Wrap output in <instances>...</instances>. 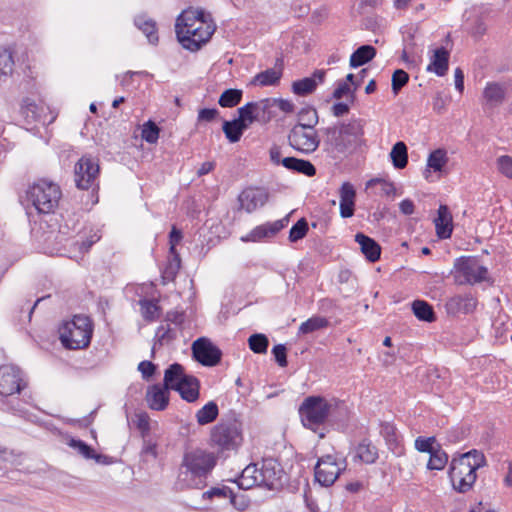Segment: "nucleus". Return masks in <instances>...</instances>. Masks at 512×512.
I'll list each match as a JSON object with an SVG mask.
<instances>
[{"instance_id":"1","label":"nucleus","mask_w":512,"mask_h":512,"mask_svg":"<svg viewBox=\"0 0 512 512\" xmlns=\"http://www.w3.org/2000/svg\"><path fill=\"white\" fill-rule=\"evenodd\" d=\"M299 416L305 428L325 437L323 426L327 422H339L347 417L348 410L344 402L335 398L308 396L299 407Z\"/></svg>"},{"instance_id":"2","label":"nucleus","mask_w":512,"mask_h":512,"mask_svg":"<svg viewBox=\"0 0 512 512\" xmlns=\"http://www.w3.org/2000/svg\"><path fill=\"white\" fill-rule=\"evenodd\" d=\"M364 126L363 119L353 118L348 122H338L325 128L327 150L333 154L334 158H346L352 155L365 145Z\"/></svg>"},{"instance_id":"3","label":"nucleus","mask_w":512,"mask_h":512,"mask_svg":"<svg viewBox=\"0 0 512 512\" xmlns=\"http://www.w3.org/2000/svg\"><path fill=\"white\" fill-rule=\"evenodd\" d=\"M288 482L282 465L274 458H264L259 464L252 463L241 472L236 483L239 489L248 490L254 486L268 490H279Z\"/></svg>"},{"instance_id":"4","label":"nucleus","mask_w":512,"mask_h":512,"mask_svg":"<svg viewBox=\"0 0 512 512\" xmlns=\"http://www.w3.org/2000/svg\"><path fill=\"white\" fill-rule=\"evenodd\" d=\"M215 465L216 457L211 452L199 448L186 451L179 469L177 485L181 489L204 487L207 475Z\"/></svg>"},{"instance_id":"5","label":"nucleus","mask_w":512,"mask_h":512,"mask_svg":"<svg viewBox=\"0 0 512 512\" xmlns=\"http://www.w3.org/2000/svg\"><path fill=\"white\" fill-rule=\"evenodd\" d=\"M486 465L484 454L478 450H471L451 461L449 478L454 490L458 493H467L477 479V470Z\"/></svg>"},{"instance_id":"6","label":"nucleus","mask_w":512,"mask_h":512,"mask_svg":"<svg viewBox=\"0 0 512 512\" xmlns=\"http://www.w3.org/2000/svg\"><path fill=\"white\" fill-rule=\"evenodd\" d=\"M93 335L92 320L86 315H75L60 331L62 344L69 349H83L89 346Z\"/></svg>"},{"instance_id":"7","label":"nucleus","mask_w":512,"mask_h":512,"mask_svg":"<svg viewBox=\"0 0 512 512\" xmlns=\"http://www.w3.org/2000/svg\"><path fill=\"white\" fill-rule=\"evenodd\" d=\"M164 382L189 403L199 398L200 381L193 375L185 374L184 367L179 363H173L165 370Z\"/></svg>"},{"instance_id":"8","label":"nucleus","mask_w":512,"mask_h":512,"mask_svg":"<svg viewBox=\"0 0 512 512\" xmlns=\"http://www.w3.org/2000/svg\"><path fill=\"white\" fill-rule=\"evenodd\" d=\"M27 197L38 213L49 214L57 208L61 190L57 184L41 180L30 187Z\"/></svg>"},{"instance_id":"9","label":"nucleus","mask_w":512,"mask_h":512,"mask_svg":"<svg viewBox=\"0 0 512 512\" xmlns=\"http://www.w3.org/2000/svg\"><path fill=\"white\" fill-rule=\"evenodd\" d=\"M488 270L472 257H461L454 263V278L457 284H476L487 279Z\"/></svg>"},{"instance_id":"10","label":"nucleus","mask_w":512,"mask_h":512,"mask_svg":"<svg viewBox=\"0 0 512 512\" xmlns=\"http://www.w3.org/2000/svg\"><path fill=\"white\" fill-rule=\"evenodd\" d=\"M214 31L215 25L208 15L204 25L197 24L192 27L191 24H187L185 33L184 31H177V38L185 49L198 51L211 38Z\"/></svg>"},{"instance_id":"11","label":"nucleus","mask_w":512,"mask_h":512,"mask_svg":"<svg viewBox=\"0 0 512 512\" xmlns=\"http://www.w3.org/2000/svg\"><path fill=\"white\" fill-rule=\"evenodd\" d=\"M211 442L220 450H234L242 442V433L236 423H219L211 431Z\"/></svg>"},{"instance_id":"12","label":"nucleus","mask_w":512,"mask_h":512,"mask_svg":"<svg viewBox=\"0 0 512 512\" xmlns=\"http://www.w3.org/2000/svg\"><path fill=\"white\" fill-rule=\"evenodd\" d=\"M289 145L305 154L313 153L320 144L317 131L305 128L303 125H294L288 134Z\"/></svg>"},{"instance_id":"13","label":"nucleus","mask_w":512,"mask_h":512,"mask_svg":"<svg viewBox=\"0 0 512 512\" xmlns=\"http://www.w3.org/2000/svg\"><path fill=\"white\" fill-rule=\"evenodd\" d=\"M345 469L335 455L327 454L320 457L315 465V480L323 487H330Z\"/></svg>"},{"instance_id":"14","label":"nucleus","mask_w":512,"mask_h":512,"mask_svg":"<svg viewBox=\"0 0 512 512\" xmlns=\"http://www.w3.org/2000/svg\"><path fill=\"white\" fill-rule=\"evenodd\" d=\"M260 123L267 124L276 119L278 112L292 114L295 111V104L291 100L282 98H265L257 101Z\"/></svg>"},{"instance_id":"15","label":"nucleus","mask_w":512,"mask_h":512,"mask_svg":"<svg viewBox=\"0 0 512 512\" xmlns=\"http://www.w3.org/2000/svg\"><path fill=\"white\" fill-rule=\"evenodd\" d=\"M100 171L98 159L90 156H82L75 164V183L79 189L87 190L96 180Z\"/></svg>"},{"instance_id":"16","label":"nucleus","mask_w":512,"mask_h":512,"mask_svg":"<svg viewBox=\"0 0 512 512\" xmlns=\"http://www.w3.org/2000/svg\"><path fill=\"white\" fill-rule=\"evenodd\" d=\"M193 358L203 366L213 367L221 361L222 352L208 338L195 340L191 347Z\"/></svg>"},{"instance_id":"17","label":"nucleus","mask_w":512,"mask_h":512,"mask_svg":"<svg viewBox=\"0 0 512 512\" xmlns=\"http://www.w3.org/2000/svg\"><path fill=\"white\" fill-rule=\"evenodd\" d=\"M25 383L21 377V370L14 365H3L0 367V395L10 396L19 393Z\"/></svg>"},{"instance_id":"18","label":"nucleus","mask_w":512,"mask_h":512,"mask_svg":"<svg viewBox=\"0 0 512 512\" xmlns=\"http://www.w3.org/2000/svg\"><path fill=\"white\" fill-rule=\"evenodd\" d=\"M240 206L248 213L265 205L268 201V193L263 188H247L238 197Z\"/></svg>"},{"instance_id":"19","label":"nucleus","mask_w":512,"mask_h":512,"mask_svg":"<svg viewBox=\"0 0 512 512\" xmlns=\"http://www.w3.org/2000/svg\"><path fill=\"white\" fill-rule=\"evenodd\" d=\"M284 62L282 58H277L274 67L256 74L250 84L254 86H276L279 84L283 75Z\"/></svg>"},{"instance_id":"20","label":"nucleus","mask_w":512,"mask_h":512,"mask_svg":"<svg viewBox=\"0 0 512 512\" xmlns=\"http://www.w3.org/2000/svg\"><path fill=\"white\" fill-rule=\"evenodd\" d=\"M289 222V217L286 216L273 223H266L264 225L257 226L254 228L246 237H243V241L257 242L265 238H270L276 235L282 230Z\"/></svg>"},{"instance_id":"21","label":"nucleus","mask_w":512,"mask_h":512,"mask_svg":"<svg viewBox=\"0 0 512 512\" xmlns=\"http://www.w3.org/2000/svg\"><path fill=\"white\" fill-rule=\"evenodd\" d=\"M169 390L167 385L154 384L150 386L146 392V402L150 409L156 411L164 410L169 403Z\"/></svg>"},{"instance_id":"22","label":"nucleus","mask_w":512,"mask_h":512,"mask_svg":"<svg viewBox=\"0 0 512 512\" xmlns=\"http://www.w3.org/2000/svg\"><path fill=\"white\" fill-rule=\"evenodd\" d=\"M477 300L471 294L456 295L446 302V310L449 314H469L474 311Z\"/></svg>"},{"instance_id":"23","label":"nucleus","mask_w":512,"mask_h":512,"mask_svg":"<svg viewBox=\"0 0 512 512\" xmlns=\"http://www.w3.org/2000/svg\"><path fill=\"white\" fill-rule=\"evenodd\" d=\"M325 79L324 70H316L311 77H306L292 83V91L298 96H306L315 91L318 84Z\"/></svg>"},{"instance_id":"24","label":"nucleus","mask_w":512,"mask_h":512,"mask_svg":"<svg viewBox=\"0 0 512 512\" xmlns=\"http://www.w3.org/2000/svg\"><path fill=\"white\" fill-rule=\"evenodd\" d=\"M356 191L349 182H344L340 188V215L349 218L354 215Z\"/></svg>"},{"instance_id":"25","label":"nucleus","mask_w":512,"mask_h":512,"mask_svg":"<svg viewBox=\"0 0 512 512\" xmlns=\"http://www.w3.org/2000/svg\"><path fill=\"white\" fill-rule=\"evenodd\" d=\"M203 10H196L189 8L184 10L176 19L175 31H184L187 29V24H191L192 27L195 25H204L206 23V17Z\"/></svg>"},{"instance_id":"26","label":"nucleus","mask_w":512,"mask_h":512,"mask_svg":"<svg viewBox=\"0 0 512 512\" xmlns=\"http://www.w3.org/2000/svg\"><path fill=\"white\" fill-rule=\"evenodd\" d=\"M434 223L436 227V234L440 239H447L451 237L453 231L452 215L446 205H440L438 215L435 218Z\"/></svg>"},{"instance_id":"27","label":"nucleus","mask_w":512,"mask_h":512,"mask_svg":"<svg viewBox=\"0 0 512 512\" xmlns=\"http://www.w3.org/2000/svg\"><path fill=\"white\" fill-rule=\"evenodd\" d=\"M506 90L503 85L497 82H489L483 90L484 105L494 108L505 100Z\"/></svg>"},{"instance_id":"28","label":"nucleus","mask_w":512,"mask_h":512,"mask_svg":"<svg viewBox=\"0 0 512 512\" xmlns=\"http://www.w3.org/2000/svg\"><path fill=\"white\" fill-rule=\"evenodd\" d=\"M355 241L368 261L376 262L380 259L381 247L373 238L359 232L355 235Z\"/></svg>"},{"instance_id":"29","label":"nucleus","mask_w":512,"mask_h":512,"mask_svg":"<svg viewBox=\"0 0 512 512\" xmlns=\"http://www.w3.org/2000/svg\"><path fill=\"white\" fill-rule=\"evenodd\" d=\"M449 51L444 47L436 48L431 56V61L427 67L428 71L434 72L438 76H444L449 68Z\"/></svg>"},{"instance_id":"30","label":"nucleus","mask_w":512,"mask_h":512,"mask_svg":"<svg viewBox=\"0 0 512 512\" xmlns=\"http://www.w3.org/2000/svg\"><path fill=\"white\" fill-rule=\"evenodd\" d=\"M134 24L147 37L150 44L156 45L158 43L159 36L155 20L146 14H141L134 18Z\"/></svg>"},{"instance_id":"31","label":"nucleus","mask_w":512,"mask_h":512,"mask_svg":"<svg viewBox=\"0 0 512 512\" xmlns=\"http://www.w3.org/2000/svg\"><path fill=\"white\" fill-rule=\"evenodd\" d=\"M282 165L288 170L298 172L309 177L316 174L315 166L308 160L298 159L295 157H285L282 159Z\"/></svg>"},{"instance_id":"32","label":"nucleus","mask_w":512,"mask_h":512,"mask_svg":"<svg viewBox=\"0 0 512 512\" xmlns=\"http://www.w3.org/2000/svg\"><path fill=\"white\" fill-rule=\"evenodd\" d=\"M376 49L372 45L358 47L350 57V66L357 68L370 62L376 56Z\"/></svg>"},{"instance_id":"33","label":"nucleus","mask_w":512,"mask_h":512,"mask_svg":"<svg viewBox=\"0 0 512 512\" xmlns=\"http://www.w3.org/2000/svg\"><path fill=\"white\" fill-rule=\"evenodd\" d=\"M222 130L229 142L236 143L241 139L244 131L247 130V125H243L237 118L225 120Z\"/></svg>"},{"instance_id":"34","label":"nucleus","mask_w":512,"mask_h":512,"mask_svg":"<svg viewBox=\"0 0 512 512\" xmlns=\"http://www.w3.org/2000/svg\"><path fill=\"white\" fill-rule=\"evenodd\" d=\"M237 111H238L237 119L240 120V122L243 125H247V129L254 122L260 123V116H259L257 101L256 102H248L244 106L238 108Z\"/></svg>"},{"instance_id":"35","label":"nucleus","mask_w":512,"mask_h":512,"mask_svg":"<svg viewBox=\"0 0 512 512\" xmlns=\"http://www.w3.org/2000/svg\"><path fill=\"white\" fill-rule=\"evenodd\" d=\"M412 311L416 318L424 322H434L436 315L432 305L424 300H415L412 303Z\"/></svg>"},{"instance_id":"36","label":"nucleus","mask_w":512,"mask_h":512,"mask_svg":"<svg viewBox=\"0 0 512 512\" xmlns=\"http://www.w3.org/2000/svg\"><path fill=\"white\" fill-rule=\"evenodd\" d=\"M219 415L218 405L210 401L199 409L195 415L197 423L201 426L214 422Z\"/></svg>"},{"instance_id":"37","label":"nucleus","mask_w":512,"mask_h":512,"mask_svg":"<svg viewBox=\"0 0 512 512\" xmlns=\"http://www.w3.org/2000/svg\"><path fill=\"white\" fill-rule=\"evenodd\" d=\"M390 157L396 169H404L408 164V149L404 142L395 143L391 149Z\"/></svg>"},{"instance_id":"38","label":"nucleus","mask_w":512,"mask_h":512,"mask_svg":"<svg viewBox=\"0 0 512 512\" xmlns=\"http://www.w3.org/2000/svg\"><path fill=\"white\" fill-rule=\"evenodd\" d=\"M176 336V331L172 329L169 324L159 326L155 334V342L152 347V356H154L157 346L161 347L170 344L176 339Z\"/></svg>"},{"instance_id":"39","label":"nucleus","mask_w":512,"mask_h":512,"mask_svg":"<svg viewBox=\"0 0 512 512\" xmlns=\"http://www.w3.org/2000/svg\"><path fill=\"white\" fill-rule=\"evenodd\" d=\"M167 264L162 272L163 283L173 281L181 267V258L178 253H169Z\"/></svg>"},{"instance_id":"40","label":"nucleus","mask_w":512,"mask_h":512,"mask_svg":"<svg viewBox=\"0 0 512 512\" xmlns=\"http://www.w3.org/2000/svg\"><path fill=\"white\" fill-rule=\"evenodd\" d=\"M298 122L296 125H303L305 128L315 129L319 122V117L316 109L308 107L302 108L298 112Z\"/></svg>"},{"instance_id":"41","label":"nucleus","mask_w":512,"mask_h":512,"mask_svg":"<svg viewBox=\"0 0 512 512\" xmlns=\"http://www.w3.org/2000/svg\"><path fill=\"white\" fill-rule=\"evenodd\" d=\"M358 457L367 464L374 463L378 458L377 448L370 442L364 440L357 447Z\"/></svg>"},{"instance_id":"42","label":"nucleus","mask_w":512,"mask_h":512,"mask_svg":"<svg viewBox=\"0 0 512 512\" xmlns=\"http://www.w3.org/2000/svg\"><path fill=\"white\" fill-rule=\"evenodd\" d=\"M242 95V90L227 89L220 95L218 103L221 107L231 108L240 103Z\"/></svg>"},{"instance_id":"43","label":"nucleus","mask_w":512,"mask_h":512,"mask_svg":"<svg viewBox=\"0 0 512 512\" xmlns=\"http://www.w3.org/2000/svg\"><path fill=\"white\" fill-rule=\"evenodd\" d=\"M329 325V321L321 316H314L303 322L299 327V333L309 334L314 331L326 328Z\"/></svg>"},{"instance_id":"44","label":"nucleus","mask_w":512,"mask_h":512,"mask_svg":"<svg viewBox=\"0 0 512 512\" xmlns=\"http://www.w3.org/2000/svg\"><path fill=\"white\" fill-rule=\"evenodd\" d=\"M14 69V59L9 49L0 50V80L6 79L12 74Z\"/></svg>"},{"instance_id":"45","label":"nucleus","mask_w":512,"mask_h":512,"mask_svg":"<svg viewBox=\"0 0 512 512\" xmlns=\"http://www.w3.org/2000/svg\"><path fill=\"white\" fill-rule=\"evenodd\" d=\"M447 162L448 157L446 151L443 149H437L429 154L427 166L435 172H440Z\"/></svg>"},{"instance_id":"46","label":"nucleus","mask_w":512,"mask_h":512,"mask_svg":"<svg viewBox=\"0 0 512 512\" xmlns=\"http://www.w3.org/2000/svg\"><path fill=\"white\" fill-rule=\"evenodd\" d=\"M448 462V455L445 451L441 450L440 445L437 444V448L430 453V459L427 467L430 470H441L445 467Z\"/></svg>"},{"instance_id":"47","label":"nucleus","mask_w":512,"mask_h":512,"mask_svg":"<svg viewBox=\"0 0 512 512\" xmlns=\"http://www.w3.org/2000/svg\"><path fill=\"white\" fill-rule=\"evenodd\" d=\"M249 348L257 354H265L269 346L266 335L261 333L252 334L248 339Z\"/></svg>"},{"instance_id":"48","label":"nucleus","mask_w":512,"mask_h":512,"mask_svg":"<svg viewBox=\"0 0 512 512\" xmlns=\"http://www.w3.org/2000/svg\"><path fill=\"white\" fill-rule=\"evenodd\" d=\"M142 316L147 321H154L158 318L159 306L155 300L143 299L139 301Z\"/></svg>"},{"instance_id":"49","label":"nucleus","mask_w":512,"mask_h":512,"mask_svg":"<svg viewBox=\"0 0 512 512\" xmlns=\"http://www.w3.org/2000/svg\"><path fill=\"white\" fill-rule=\"evenodd\" d=\"M308 222L305 218L299 219L289 231V241L292 243L303 239L308 233Z\"/></svg>"},{"instance_id":"50","label":"nucleus","mask_w":512,"mask_h":512,"mask_svg":"<svg viewBox=\"0 0 512 512\" xmlns=\"http://www.w3.org/2000/svg\"><path fill=\"white\" fill-rule=\"evenodd\" d=\"M409 74L403 69H396L392 74L391 87L392 92L396 96L400 90L408 83Z\"/></svg>"},{"instance_id":"51","label":"nucleus","mask_w":512,"mask_h":512,"mask_svg":"<svg viewBox=\"0 0 512 512\" xmlns=\"http://www.w3.org/2000/svg\"><path fill=\"white\" fill-rule=\"evenodd\" d=\"M68 445L76 450L85 459H92L94 457V449L82 440L71 438Z\"/></svg>"},{"instance_id":"52","label":"nucleus","mask_w":512,"mask_h":512,"mask_svg":"<svg viewBox=\"0 0 512 512\" xmlns=\"http://www.w3.org/2000/svg\"><path fill=\"white\" fill-rule=\"evenodd\" d=\"M381 434L385 438L390 449L394 450L398 446L396 428L390 423L381 425Z\"/></svg>"},{"instance_id":"53","label":"nucleus","mask_w":512,"mask_h":512,"mask_svg":"<svg viewBox=\"0 0 512 512\" xmlns=\"http://www.w3.org/2000/svg\"><path fill=\"white\" fill-rule=\"evenodd\" d=\"M159 132H160V130H159L158 126L154 122L148 121L143 126L142 138L146 142H148L150 144H154L157 142V140L159 138Z\"/></svg>"},{"instance_id":"54","label":"nucleus","mask_w":512,"mask_h":512,"mask_svg":"<svg viewBox=\"0 0 512 512\" xmlns=\"http://www.w3.org/2000/svg\"><path fill=\"white\" fill-rule=\"evenodd\" d=\"M435 443H436L435 437H428V438L418 437L415 440V448L419 452H427L430 454L437 448V446H435Z\"/></svg>"},{"instance_id":"55","label":"nucleus","mask_w":512,"mask_h":512,"mask_svg":"<svg viewBox=\"0 0 512 512\" xmlns=\"http://www.w3.org/2000/svg\"><path fill=\"white\" fill-rule=\"evenodd\" d=\"M229 499H230V503L238 511H244L250 505L249 498L244 494H235L233 491H231Z\"/></svg>"},{"instance_id":"56","label":"nucleus","mask_w":512,"mask_h":512,"mask_svg":"<svg viewBox=\"0 0 512 512\" xmlns=\"http://www.w3.org/2000/svg\"><path fill=\"white\" fill-rule=\"evenodd\" d=\"M497 167L501 174L507 178H512V158L510 156H500L497 159Z\"/></svg>"},{"instance_id":"57","label":"nucleus","mask_w":512,"mask_h":512,"mask_svg":"<svg viewBox=\"0 0 512 512\" xmlns=\"http://www.w3.org/2000/svg\"><path fill=\"white\" fill-rule=\"evenodd\" d=\"M272 354L275 361L280 367H286L287 362V348L284 344H277L272 348Z\"/></svg>"},{"instance_id":"58","label":"nucleus","mask_w":512,"mask_h":512,"mask_svg":"<svg viewBox=\"0 0 512 512\" xmlns=\"http://www.w3.org/2000/svg\"><path fill=\"white\" fill-rule=\"evenodd\" d=\"M379 184L381 186V191L383 194L387 196L395 195L396 194V188L393 183L387 182L382 179H372L368 182V186Z\"/></svg>"},{"instance_id":"59","label":"nucleus","mask_w":512,"mask_h":512,"mask_svg":"<svg viewBox=\"0 0 512 512\" xmlns=\"http://www.w3.org/2000/svg\"><path fill=\"white\" fill-rule=\"evenodd\" d=\"M231 489L227 486H223V487H214L208 491H206L203 496L204 497H207L209 499L213 498V497H219V498H226L230 496L231 494Z\"/></svg>"},{"instance_id":"60","label":"nucleus","mask_w":512,"mask_h":512,"mask_svg":"<svg viewBox=\"0 0 512 512\" xmlns=\"http://www.w3.org/2000/svg\"><path fill=\"white\" fill-rule=\"evenodd\" d=\"M347 81L338 82L337 88L333 92V98L339 100L343 98L347 94H351V98L354 99V90L351 91L350 86Z\"/></svg>"},{"instance_id":"61","label":"nucleus","mask_w":512,"mask_h":512,"mask_svg":"<svg viewBox=\"0 0 512 512\" xmlns=\"http://www.w3.org/2000/svg\"><path fill=\"white\" fill-rule=\"evenodd\" d=\"M181 240L182 232L178 230L175 226H173L169 233V253H177L176 245L179 244Z\"/></svg>"},{"instance_id":"62","label":"nucleus","mask_w":512,"mask_h":512,"mask_svg":"<svg viewBox=\"0 0 512 512\" xmlns=\"http://www.w3.org/2000/svg\"><path fill=\"white\" fill-rule=\"evenodd\" d=\"M138 370L141 372L144 379H149L155 373L156 365L151 361L145 360L139 363Z\"/></svg>"},{"instance_id":"63","label":"nucleus","mask_w":512,"mask_h":512,"mask_svg":"<svg viewBox=\"0 0 512 512\" xmlns=\"http://www.w3.org/2000/svg\"><path fill=\"white\" fill-rule=\"evenodd\" d=\"M366 74H367V69H362L358 73L357 76H355L352 73H349L346 76V81L349 82L353 86V88H354L353 90L355 91V90H357L361 86V84H362Z\"/></svg>"},{"instance_id":"64","label":"nucleus","mask_w":512,"mask_h":512,"mask_svg":"<svg viewBox=\"0 0 512 512\" xmlns=\"http://www.w3.org/2000/svg\"><path fill=\"white\" fill-rule=\"evenodd\" d=\"M219 112L216 108H203L198 113L199 121L210 122L218 116Z\"/></svg>"}]
</instances>
